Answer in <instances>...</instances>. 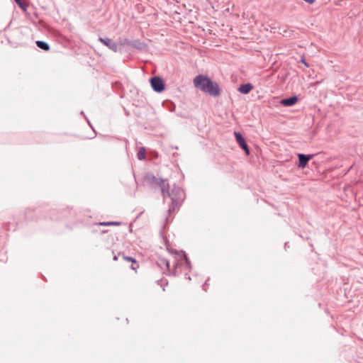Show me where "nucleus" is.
I'll return each instance as SVG.
<instances>
[{"label": "nucleus", "instance_id": "1", "mask_svg": "<svg viewBox=\"0 0 363 363\" xmlns=\"http://www.w3.org/2000/svg\"><path fill=\"white\" fill-rule=\"evenodd\" d=\"M193 83L196 89L211 96L217 97L220 95L221 89L219 84L206 74H200L196 75L193 79Z\"/></svg>", "mask_w": 363, "mask_h": 363}, {"label": "nucleus", "instance_id": "2", "mask_svg": "<svg viewBox=\"0 0 363 363\" xmlns=\"http://www.w3.org/2000/svg\"><path fill=\"white\" fill-rule=\"evenodd\" d=\"M43 208L40 206L28 207L23 213L13 216V223L9 221L4 223V228L6 230H16L18 225L24 220H33L36 219V214L41 213Z\"/></svg>", "mask_w": 363, "mask_h": 363}, {"label": "nucleus", "instance_id": "3", "mask_svg": "<svg viewBox=\"0 0 363 363\" xmlns=\"http://www.w3.org/2000/svg\"><path fill=\"white\" fill-rule=\"evenodd\" d=\"M164 191L165 193L164 194H162L164 200L167 197L171 199V205L168 209V213L171 214L180 206L182 202L184 200L185 193L181 187L177 186L175 184L170 189L169 183H167V186L164 189Z\"/></svg>", "mask_w": 363, "mask_h": 363}, {"label": "nucleus", "instance_id": "4", "mask_svg": "<svg viewBox=\"0 0 363 363\" xmlns=\"http://www.w3.org/2000/svg\"><path fill=\"white\" fill-rule=\"evenodd\" d=\"M145 181L152 187L159 186L161 189L162 194H165L164 189L167 186V183H168L167 179L157 178L152 173L148 172L145 176Z\"/></svg>", "mask_w": 363, "mask_h": 363}, {"label": "nucleus", "instance_id": "5", "mask_svg": "<svg viewBox=\"0 0 363 363\" xmlns=\"http://www.w3.org/2000/svg\"><path fill=\"white\" fill-rule=\"evenodd\" d=\"M183 262H184L185 268L187 269L189 272H191V270L192 269L191 262L190 259H189L186 253L184 251H182L181 258L179 259H178L176 262L175 264L174 265V269L172 272V274L173 276L176 277V276L179 275L180 273L178 272L177 268L183 264Z\"/></svg>", "mask_w": 363, "mask_h": 363}, {"label": "nucleus", "instance_id": "6", "mask_svg": "<svg viewBox=\"0 0 363 363\" xmlns=\"http://www.w3.org/2000/svg\"><path fill=\"white\" fill-rule=\"evenodd\" d=\"M152 90L156 93H162L166 89V84L161 76H154L149 79Z\"/></svg>", "mask_w": 363, "mask_h": 363}, {"label": "nucleus", "instance_id": "7", "mask_svg": "<svg viewBox=\"0 0 363 363\" xmlns=\"http://www.w3.org/2000/svg\"><path fill=\"white\" fill-rule=\"evenodd\" d=\"M234 135L239 147L243 150L246 155H250V150L242 134L240 132L235 131Z\"/></svg>", "mask_w": 363, "mask_h": 363}, {"label": "nucleus", "instance_id": "8", "mask_svg": "<svg viewBox=\"0 0 363 363\" xmlns=\"http://www.w3.org/2000/svg\"><path fill=\"white\" fill-rule=\"evenodd\" d=\"M314 157L313 154H303V153H298L297 157L298 159V162H296V165L298 169L305 168L308 162L311 160Z\"/></svg>", "mask_w": 363, "mask_h": 363}, {"label": "nucleus", "instance_id": "9", "mask_svg": "<svg viewBox=\"0 0 363 363\" xmlns=\"http://www.w3.org/2000/svg\"><path fill=\"white\" fill-rule=\"evenodd\" d=\"M67 213H69L67 209H52L48 216H45V218H49L50 220H60L64 218Z\"/></svg>", "mask_w": 363, "mask_h": 363}, {"label": "nucleus", "instance_id": "10", "mask_svg": "<svg viewBox=\"0 0 363 363\" xmlns=\"http://www.w3.org/2000/svg\"><path fill=\"white\" fill-rule=\"evenodd\" d=\"M98 40L114 52H117L118 51V43L112 39L107 37L99 36Z\"/></svg>", "mask_w": 363, "mask_h": 363}, {"label": "nucleus", "instance_id": "11", "mask_svg": "<svg viewBox=\"0 0 363 363\" xmlns=\"http://www.w3.org/2000/svg\"><path fill=\"white\" fill-rule=\"evenodd\" d=\"M298 101V96L294 94L289 97L284 98L280 100L279 104L285 107H290L294 106Z\"/></svg>", "mask_w": 363, "mask_h": 363}, {"label": "nucleus", "instance_id": "12", "mask_svg": "<svg viewBox=\"0 0 363 363\" xmlns=\"http://www.w3.org/2000/svg\"><path fill=\"white\" fill-rule=\"evenodd\" d=\"M254 89V86L252 83L247 82L241 84L238 88V91L242 94H249Z\"/></svg>", "mask_w": 363, "mask_h": 363}, {"label": "nucleus", "instance_id": "13", "mask_svg": "<svg viewBox=\"0 0 363 363\" xmlns=\"http://www.w3.org/2000/svg\"><path fill=\"white\" fill-rule=\"evenodd\" d=\"M157 265L160 268L163 269L164 267L166 268L167 271L168 272L167 274H170V265L169 262L166 258H160L157 261Z\"/></svg>", "mask_w": 363, "mask_h": 363}, {"label": "nucleus", "instance_id": "14", "mask_svg": "<svg viewBox=\"0 0 363 363\" xmlns=\"http://www.w3.org/2000/svg\"><path fill=\"white\" fill-rule=\"evenodd\" d=\"M130 46L139 50H144L147 47V44L140 40H133L131 41Z\"/></svg>", "mask_w": 363, "mask_h": 363}, {"label": "nucleus", "instance_id": "15", "mask_svg": "<svg viewBox=\"0 0 363 363\" xmlns=\"http://www.w3.org/2000/svg\"><path fill=\"white\" fill-rule=\"evenodd\" d=\"M37 47L44 51H48L50 49V45L43 40H37L35 42Z\"/></svg>", "mask_w": 363, "mask_h": 363}, {"label": "nucleus", "instance_id": "16", "mask_svg": "<svg viewBox=\"0 0 363 363\" xmlns=\"http://www.w3.org/2000/svg\"><path fill=\"white\" fill-rule=\"evenodd\" d=\"M163 106L167 107V108L171 111V112H173L175 111V108H176V105L174 104V102H172V101L170 100H166L163 102Z\"/></svg>", "mask_w": 363, "mask_h": 363}, {"label": "nucleus", "instance_id": "17", "mask_svg": "<svg viewBox=\"0 0 363 363\" xmlns=\"http://www.w3.org/2000/svg\"><path fill=\"white\" fill-rule=\"evenodd\" d=\"M145 147H140L138 151L137 157L139 160H145Z\"/></svg>", "mask_w": 363, "mask_h": 363}, {"label": "nucleus", "instance_id": "18", "mask_svg": "<svg viewBox=\"0 0 363 363\" xmlns=\"http://www.w3.org/2000/svg\"><path fill=\"white\" fill-rule=\"evenodd\" d=\"M131 41L132 40H130L127 38L120 37L118 38V44L121 46H125V45H130V46L131 45Z\"/></svg>", "mask_w": 363, "mask_h": 363}, {"label": "nucleus", "instance_id": "19", "mask_svg": "<svg viewBox=\"0 0 363 363\" xmlns=\"http://www.w3.org/2000/svg\"><path fill=\"white\" fill-rule=\"evenodd\" d=\"M99 225L104 226L120 225L121 223L118 221H107L99 223Z\"/></svg>", "mask_w": 363, "mask_h": 363}, {"label": "nucleus", "instance_id": "20", "mask_svg": "<svg viewBox=\"0 0 363 363\" xmlns=\"http://www.w3.org/2000/svg\"><path fill=\"white\" fill-rule=\"evenodd\" d=\"M122 257L124 260H126L128 262H130L133 264H136V259L130 256L125 255L123 253L122 254Z\"/></svg>", "mask_w": 363, "mask_h": 363}, {"label": "nucleus", "instance_id": "21", "mask_svg": "<svg viewBox=\"0 0 363 363\" xmlns=\"http://www.w3.org/2000/svg\"><path fill=\"white\" fill-rule=\"evenodd\" d=\"M16 3L23 10L26 11L27 9L26 4L25 3H23L22 0H18L16 1Z\"/></svg>", "mask_w": 363, "mask_h": 363}, {"label": "nucleus", "instance_id": "22", "mask_svg": "<svg viewBox=\"0 0 363 363\" xmlns=\"http://www.w3.org/2000/svg\"><path fill=\"white\" fill-rule=\"evenodd\" d=\"M168 252H169L170 254L174 255L175 257L182 255V252H179L177 250L170 249L169 247L167 248Z\"/></svg>", "mask_w": 363, "mask_h": 363}, {"label": "nucleus", "instance_id": "23", "mask_svg": "<svg viewBox=\"0 0 363 363\" xmlns=\"http://www.w3.org/2000/svg\"><path fill=\"white\" fill-rule=\"evenodd\" d=\"M210 278L208 277L207 279V280L203 283V284L202 285V289L205 291H207V286L208 285V281H209Z\"/></svg>", "mask_w": 363, "mask_h": 363}, {"label": "nucleus", "instance_id": "24", "mask_svg": "<svg viewBox=\"0 0 363 363\" xmlns=\"http://www.w3.org/2000/svg\"><path fill=\"white\" fill-rule=\"evenodd\" d=\"M138 267H139V264L137 261H136V264L132 263V264L130 266V269L133 270H136V269Z\"/></svg>", "mask_w": 363, "mask_h": 363}, {"label": "nucleus", "instance_id": "25", "mask_svg": "<svg viewBox=\"0 0 363 363\" xmlns=\"http://www.w3.org/2000/svg\"><path fill=\"white\" fill-rule=\"evenodd\" d=\"M301 63H303L306 67H308L309 64L306 62V59L301 58Z\"/></svg>", "mask_w": 363, "mask_h": 363}, {"label": "nucleus", "instance_id": "26", "mask_svg": "<svg viewBox=\"0 0 363 363\" xmlns=\"http://www.w3.org/2000/svg\"><path fill=\"white\" fill-rule=\"evenodd\" d=\"M303 1L310 5H311L315 2V0H303Z\"/></svg>", "mask_w": 363, "mask_h": 363}, {"label": "nucleus", "instance_id": "27", "mask_svg": "<svg viewBox=\"0 0 363 363\" xmlns=\"http://www.w3.org/2000/svg\"><path fill=\"white\" fill-rule=\"evenodd\" d=\"M184 277H185L186 279H188L189 281L191 279V277H190V275L189 274L188 272L185 273Z\"/></svg>", "mask_w": 363, "mask_h": 363}, {"label": "nucleus", "instance_id": "28", "mask_svg": "<svg viewBox=\"0 0 363 363\" xmlns=\"http://www.w3.org/2000/svg\"><path fill=\"white\" fill-rule=\"evenodd\" d=\"M85 119L86 120V121H87L88 124L89 125V126H90L92 129H94V128H93V127H92V125H91V123H90L89 120L88 119V118H87L86 116H85Z\"/></svg>", "mask_w": 363, "mask_h": 363}, {"label": "nucleus", "instance_id": "29", "mask_svg": "<svg viewBox=\"0 0 363 363\" xmlns=\"http://www.w3.org/2000/svg\"><path fill=\"white\" fill-rule=\"evenodd\" d=\"M7 257H3V258H0V261L2 262H6L7 261Z\"/></svg>", "mask_w": 363, "mask_h": 363}, {"label": "nucleus", "instance_id": "30", "mask_svg": "<svg viewBox=\"0 0 363 363\" xmlns=\"http://www.w3.org/2000/svg\"><path fill=\"white\" fill-rule=\"evenodd\" d=\"M162 279H160V280H157V284L158 285H162Z\"/></svg>", "mask_w": 363, "mask_h": 363}, {"label": "nucleus", "instance_id": "31", "mask_svg": "<svg viewBox=\"0 0 363 363\" xmlns=\"http://www.w3.org/2000/svg\"><path fill=\"white\" fill-rule=\"evenodd\" d=\"M288 244H289V242H285V244H284V248L286 250V248L288 247Z\"/></svg>", "mask_w": 363, "mask_h": 363}, {"label": "nucleus", "instance_id": "32", "mask_svg": "<svg viewBox=\"0 0 363 363\" xmlns=\"http://www.w3.org/2000/svg\"><path fill=\"white\" fill-rule=\"evenodd\" d=\"M113 260L116 261L118 260V256L117 255H113Z\"/></svg>", "mask_w": 363, "mask_h": 363}, {"label": "nucleus", "instance_id": "33", "mask_svg": "<svg viewBox=\"0 0 363 363\" xmlns=\"http://www.w3.org/2000/svg\"><path fill=\"white\" fill-rule=\"evenodd\" d=\"M80 114H81V115H83L84 117L86 116V115L84 114V111H82L80 112Z\"/></svg>", "mask_w": 363, "mask_h": 363}, {"label": "nucleus", "instance_id": "34", "mask_svg": "<svg viewBox=\"0 0 363 363\" xmlns=\"http://www.w3.org/2000/svg\"><path fill=\"white\" fill-rule=\"evenodd\" d=\"M321 82L320 81H317L316 82H315V84H319Z\"/></svg>", "mask_w": 363, "mask_h": 363}, {"label": "nucleus", "instance_id": "35", "mask_svg": "<svg viewBox=\"0 0 363 363\" xmlns=\"http://www.w3.org/2000/svg\"><path fill=\"white\" fill-rule=\"evenodd\" d=\"M174 148V149H176V150H177V149H178V147H177V146H175Z\"/></svg>", "mask_w": 363, "mask_h": 363}, {"label": "nucleus", "instance_id": "36", "mask_svg": "<svg viewBox=\"0 0 363 363\" xmlns=\"http://www.w3.org/2000/svg\"><path fill=\"white\" fill-rule=\"evenodd\" d=\"M309 245H310V246H311V247H313V244H312V243H310Z\"/></svg>", "mask_w": 363, "mask_h": 363}, {"label": "nucleus", "instance_id": "37", "mask_svg": "<svg viewBox=\"0 0 363 363\" xmlns=\"http://www.w3.org/2000/svg\"><path fill=\"white\" fill-rule=\"evenodd\" d=\"M162 290L165 291L164 286L162 287Z\"/></svg>", "mask_w": 363, "mask_h": 363}]
</instances>
